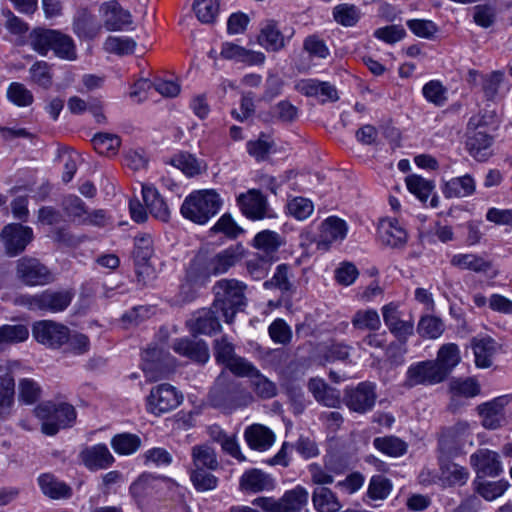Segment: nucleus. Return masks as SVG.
I'll list each match as a JSON object with an SVG mask.
<instances>
[{
  "label": "nucleus",
  "instance_id": "nucleus-1",
  "mask_svg": "<svg viewBox=\"0 0 512 512\" xmlns=\"http://www.w3.org/2000/svg\"><path fill=\"white\" fill-rule=\"evenodd\" d=\"M30 44L34 51L46 55L49 50L61 59L74 61L77 58L74 40L58 30L37 28L30 35Z\"/></svg>",
  "mask_w": 512,
  "mask_h": 512
},
{
  "label": "nucleus",
  "instance_id": "nucleus-2",
  "mask_svg": "<svg viewBox=\"0 0 512 512\" xmlns=\"http://www.w3.org/2000/svg\"><path fill=\"white\" fill-rule=\"evenodd\" d=\"M246 285L236 279H221L213 286L214 307L221 310L226 323H232L236 313L246 305Z\"/></svg>",
  "mask_w": 512,
  "mask_h": 512
},
{
  "label": "nucleus",
  "instance_id": "nucleus-3",
  "mask_svg": "<svg viewBox=\"0 0 512 512\" xmlns=\"http://www.w3.org/2000/svg\"><path fill=\"white\" fill-rule=\"evenodd\" d=\"M213 407L225 413H231L236 409L250 405L254 397L246 388L237 382H225L218 378L209 394Z\"/></svg>",
  "mask_w": 512,
  "mask_h": 512
},
{
  "label": "nucleus",
  "instance_id": "nucleus-4",
  "mask_svg": "<svg viewBox=\"0 0 512 512\" xmlns=\"http://www.w3.org/2000/svg\"><path fill=\"white\" fill-rule=\"evenodd\" d=\"M222 200L215 190H200L191 193L181 206V214L190 221L203 225L220 210Z\"/></svg>",
  "mask_w": 512,
  "mask_h": 512
},
{
  "label": "nucleus",
  "instance_id": "nucleus-5",
  "mask_svg": "<svg viewBox=\"0 0 512 512\" xmlns=\"http://www.w3.org/2000/svg\"><path fill=\"white\" fill-rule=\"evenodd\" d=\"M72 289H46L34 295H20L15 303L31 311L60 313L66 310L74 298Z\"/></svg>",
  "mask_w": 512,
  "mask_h": 512
},
{
  "label": "nucleus",
  "instance_id": "nucleus-6",
  "mask_svg": "<svg viewBox=\"0 0 512 512\" xmlns=\"http://www.w3.org/2000/svg\"><path fill=\"white\" fill-rule=\"evenodd\" d=\"M34 415L41 421V431L53 436L60 429L70 427L76 419L74 407L68 403H53L45 401L37 405Z\"/></svg>",
  "mask_w": 512,
  "mask_h": 512
},
{
  "label": "nucleus",
  "instance_id": "nucleus-7",
  "mask_svg": "<svg viewBox=\"0 0 512 512\" xmlns=\"http://www.w3.org/2000/svg\"><path fill=\"white\" fill-rule=\"evenodd\" d=\"M309 499L308 491L302 486L286 491L279 499L258 497L252 504L266 512H302Z\"/></svg>",
  "mask_w": 512,
  "mask_h": 512
},
{
  "label": "nucleus",
  "instance_id": "nucleus-8",
  "mask_svg": "<svg viewBox=\"0 0 512 512\" xmlns=\"http://www.w3.org/2000/svg\"><path fill=\"white\" fill-rule=\"evenodd\" d=\"M16 275L27 286H44L54 281L50 269L39 259L29 256L17 260Z\"/></svg>",
  "mask_w": 512,
  "mask_h": 512
},
{
  "label": "nucleus",
  "instance_id": "nucleus-9",
  "mask_svg": "<svg viewBox=\"0 0 512 512\" xmlns=\"http://www.w3.org/2000/svg\"><path fill=\"white\" fill-rule=\"evenodd\" d=\"M33 238L32 228L21 223H9L0 232V240L8 257H16L24 252Z\"/></svg>",
  "mask_w": 512,
  "mask_h": 512
},
{
  "label": "nucleus",
  "instance_id": "nucleus-10",
  "mask_svg": "<svg viewBox=\"0 0 512 512\" xmlns=\"http://www.w3.org/2000/svg\"><path fill=\"white\" fill-rule=\"evenodd\" d=\"M183 395L170 384L153 387L147 397V410L156 415L167 413L180 405Z\"/></svg>",
  "mask_w": 512,
  "mask_h": 512
},
{
  "label": "nucleus",
  "instance_id": "nucleus-11",
  "mask_svg": "<svg viewBox=\"0 0 512 512\" xmlns=\"http://www.w3.org/2000/svg\"><path fill=\"white\" fill-rule=\"evenodd\" d=\"M376 399V385L365 381L345 389L343 401L351 411L364 414L373 409Z\"/></svg>",
  "mask_w": 512,
  "mask_h": 512
},
{
  "label": "nucleus",
  "instance_id": "nucleus-12",
  "mask_svg": "<svg viewBox=\"0 0 512 512\" xmlns=\"http://www.w3.org/2000/svg\"><path fill=\"white\" fill-rule=\"evenodd\" d=\"M212 277L207 269L205 255H197L190 262L185 275V283L180 287L183 299L191 301L195 297V288L205 286Z\"/></svg>",
  "mask_w": 512,
  "mask_h": 512
},
{
  "label": "nucleus",
  "instance_id": "nucleus-13",
  "mask_svg": "<svg viewBox=\"0 0 512 512\" xmlns=\"http://www.w3.org/2000/svg\"><path fill=\"white\" fill-rule=\"evenodd\" d=\"M32 334L37 342L53 349L60 348L69 340V328L52 320L34 323Z\"/></svg>",
  "mask_w": 512,
  "mask_h": 512
},
{
  "label": "nucleus",
  "instance_id": "nucleus-14",
  "mask_svg": "<svg viewBox=\"0 0 512 512\" xmlns=\"http://www.w3.org/2000/svg\"><path fill=\"white\" fill-rule=\"evenodd\" d=\"M221 319H223L221 310L212 304L209 308H203L193 313L186 321V326L193 336L212 335L221 330Z\"/></svg>",
  "mask_w": 512,
  "mask_h": 512
},
{
  "label": "nucleus",
  "instance_id": "nucleus-15",
  "mask_svg": "<svg viewBox=\"0 0 512 512\" xmlns=\"http://www.w3.org/2000/svg\"><path fill=\"white\" fill-rule=\"evenodd\" d=\"M142 369L150 381H156L167 374L173 366L169 353L157 347H149L142 353Z\"/></svg>",
  "mask_w": 512,
  "mask_h": 512
},
{
  "label": "nucleus",
  "instance_id": "nucleus-16",
  "mask_svg": "<svg viewBox=\"0 0 512 512\" xmlns=\"http://www.w3.org/2000/svg\"><path fill=\"white\" fill-rule=\"evenodd\" d=\"M444 379V372L434 361H421L408 368L405 385L410 388L417 385H433Z\"/></svg>",
  "mask_w": 512,
  "mask_h": 512
},
{
  "label": "nucleus",
  "instance_id": "nucleus-17",
  "mask_svg": "<svg viewBox=\"0 0 512 512\" xmlns=\"http://www.w3.org/2000/svg\"><path fill=\"white\" fill-rule=\"evenodd\" d=\"M237 205L242 214L252 220H262L268 216V201L258 189H249L237 196Z\"/></svg>",
  "mask_w": 512,
  "mask_h": 512
},
{
  "label": "nucleus",
  "instance_id": "nucleus-18",
  "mask_svg": "<svg viewBox=\"0 0 512 512\" xmlns=\"http://www.w3.org/2000/svg\"><path fill=\"white\" fill-rule=\"evenodd\" d=\"M244 248L241 244L232 245L213 256H205L207 269L212 276L227 273L244 257Z\"/></svg>",
  "mask_w": 512,
  "mask_h": 512
},
{
  "label": "nucleus",
  "instance_id": "nucleus-19",
  "mask_svg": "<svg viewBox=\"0 0 512 512\" xmlns=\"http://www.w3.org/2000/svg\"><path fill=\"white\" fill-rule=\"evenodd\" d=\"M470 464L477 478L497 477L503 471L499 454L487 448L478 449L473 453L470 456Z\"/></svg>",
  "mask_w": 512,
  "mask_h": 512
},
{
  "label": "nucleus",
  "instance_id": "nucleus-20",
  "mask_svg": "<svg viewBox=\"0 0 512 512\" xmlns=\"http://www.w3.org/2000/svg\"><path fill=\"white\" fill-rule=\"evenodd\" d=\"M398 304L390 302L382 307V316L389 331L401 342H405L414 333V323L402 320Z\"/></svg>",
  "mask_w": 512,
  "mask_h": 512
},
{
  "label": "nucleus",
  "instance_id": "nucleus-21",
  "mask_svg": "<svg viewBox=\"0 0 512 512\" xmlns=\"http://www.w3.org/2000/svg\"><path fill=\"white\" fill-rule=\"evenodd\" d=\"M103 23L107 30L119 31L132 24V15L117 1H109L100 7Z\"/></svg>",
  "mask_w": 512,
  "mask_h": 512
},
{
  "label": "nucleus",
  "instance_id": "nucleus-22",
  "mask_svg": "<svg viewBox=\"0 0 512 512\" xmlns=\"http://www.w3.org/2000/svg\"><path fill=\"white\" fill-rule=\"evenodd\" d=\"M220 56L225 60L243 63L249 66L261 65L265 61L264 53L247 49L232 42L222 43Z\"/></svg>",
  "mask_w": 512,
  "mask_h": 512
},
{
  "label": "nucleus",
  "instance_id": "nucleus-23",
  "mask_svg": "<svg viewBox=\"0 0 512 512\" xmlns=\"http://www.w3.org/2000/svg\"><path fill=\"white\" fill-rule=\"evenodd\" d=\"M378 235L382 244L391 248H402L406 245L408 234L397 219H382L378 225Z\"/></svg>",
  "mask_w": 512,
  "mask_h": 512
},
{
  "label": "nucleus",
  "instance_id": "nucleus-24",
  "mask_svg": "<svg viewBox=\"0 0 512 512\" xmlns=\"http://www.w3.org/2000/svg\"><path fill=\"white\" fill-rule=\"evenodd\" d=\"M508 396L497 397L490 402L478 406V412L482 417V425L486 429H497L504 421V407L508 404Z\"/></svg>",
  "mask_w": 512,
  "mask_h": 512
},
{
  "label": "nucleus",
  "instance_id": "nucleus-25",
  "mask_svg": "<svg viewBox=\"0 0 512 512\" xmlns=\"http://www.w3.org/2000/svg\"><path fill=\"white\" fill-rule=\"evenodd\" d=\"M172 349L177 354L197 363L203 364L207 362L210 357L208 346L202 340H192L189 338L176 339L172 344Z\"/></svg>",
  "mask_w": 512,
  "mask_h": 512
},
{
  "label": "nucleus",
  "instance_id": "nucleus-26",
  "mask_svg": "<svg viewBox=\"0 0 512 512\" xmlns=\"http://www.w3.org/2000/svg\"><path fill=\"white\" fill-rule=\"evenodd\" d=\"M80 458L84 465L92 471L106 469L114 462L113 455L104 444L85 448L80 453Z\"/></svg>",
  "mask_w": 512,
  "mask_h": 512
},
{
  "label": "nucleus",
  "instance_id": "nucleus-27",
  "mask_svg": "<svg viewBox=\"0 0 512 512\" xmlns=\"http://www.w3.org/2000/svg\"><path fill=\"white\" fill-rule=\"evenodd\" d=\"M142 197L150 214L158 220L167 222L170 217L168 205L157 189L151 185H142Z\"/></svg>",
  "mask_w": 512,
  "mask_h": 512
},
{
  "label": "nucleus",
  "instance_id": "nucleus-28",
  "mask_svg": "<svg viewBox=\"0 0 512 512\" xmlns=\"http://www.w3.org/2000/svg\"><path fill=\"white\" fill-rule=\"evenodd\" d=\"M166 480V477L143 473L130 485L129 492L137 504H140Z\"/></svg>",
  "mask_w": 512,
  "mask_h": 512
},
{
  "label": "nucleus",
  "instance_id": "nucleus-29",
  "mask_svg": "<svg viewBox=\"0 0 512 512\" xmlns=\"http://www.w3.org/2000/svg\"><path fill=\"white\" fill-rule=\"evenodd\" d=\"M309 391L313 394L314 398L321 404L330 407L338 408L341 405L340 391L327 385L323 380L318 378L310 379L308 383Z\"/></svg>",
  "mask_w": 512,
  "mask_h": 512
},
{
  "label": "nucleus",
  "instance_id": "nucleus-30",
  "mask_svg": "<svg viewBox=\"0 0 512 512\" xmlns=\"http://www.w3.org/2000/svg\"><path fill=\"white\" fill-rule=\"evenodd\" d=\"M244 437L251 449L259 451L269 449L275 441L274 433L261 424L248 426L245 429Z\"/></svg>",
  "mask_w": 512,
  "mask_h": 512
},
{
  "label": "nucleus",
  "instance_id": "nucleus-31",
  "mask_svg": "<svg viewBox=\"0 0 512 512\" xmlns=\"http://www.w3.org/2000/svg\"><path fill=\"white\" fill-rule=\"evenodd\" d=\"M258 43L267 51L277 52L286 45V39L274 20H267L261 27Z\"/></svg>",
  "mask_w": 512,
  "mask_h": 512
},
{
  "label": "nucleus",
  "instance_id": "nucleus-32",
  "mask_svg": "<svg viewBox=\"0 0 512 512\" xmlns=\"http://www.w3.org/2000/svg\"><path fill=\"white\" fill-rule=\"evenodd\" d=\"M471 346L476 366L479 368H489L498 349L497 342L491 337L473 338Z\"/></svg>",
  "mask_w": 512,
  "mask_h": 512
},
{
  "label": "nucleus",
  "instance_id": "nucleus-33",
  "mask_svg": "<svg viewBox=\"0 0 512 512\" xmlns=\"http://www.w3.org/2000/svg\"><path fill=\"white\" fill-rule=\"evenodd\" d=\"M475 189L474 178L466 174L446 181L442 187V192L446 198H463L472 195Z\"/></svg>",
  "mask_w": 512,
  "mask_h": 512
},
{
  "label": "nucleus",
  "instance_id": "nucleus-34",
  "mask_svg": "<svg viewBox=\"0 0 512 512\" xmlns=\"http://www.w3.org/2000/svg\"><path fill=\"white\" fill-rule=\"evenodd\" d=\"M153 255V247H134L133 258L139 282L149 284L155 277L154 269L149 264Z\"/></svg>",
  "mask_w": 512,
  "mask_h": 512
},
{
  "label": "nucleus",
  "instance_id": "nucleus-35",
  "mask_svg": "<svg viewBox=\"0 0 512 512\" xmlns=\"http://www.w3.org/2000/svg\"><path fill=\"white\" fill-rule=\"evenodd\" d=\"M274 486L273 480L269 475L258 469H252L244 473L240 479V488L249 492H260L270 490Z\"/></svg>",
  "mask_w": 512,
  "mask_h": 512
},
{
  "label": "nucleus",
  "instance_id": "nucleus-36",
  "mask_svg": "<svg viewBox=\"0 0 512 512\" xmlns=\"http://www.w3.org/2000/svg\"><path fill=\"white\" fill-rule=\"evenodd\" d=\"M312 502L317 512H338L342 507L336 495L329 488L323 486L314 489Z\"/></svg>",
  "mask_w": 512,
  "mask_h": 512
},
{
  "label": "nucleus",
  "instance_id": "nucleus-37",
  "mask_svg": "<svg viewBox=\"0 0 512 512\" xmlns=\"http://www.w3.org/2000/svg\"><path fill=\"white\" fill-rule=\"evenodd\" d=\"M492 141V137L485 131L474 130L469 133L466 146L474 158L483 160L488 156L487 150L491 146Z\"/></svg>",
  "mask_w": 512,
  "mask_h": 512
},
{
  "label": "nucleus",
  "instance_id": "nucleus-38",
  "mask_svg": "<svg viewBox=\"0 0 512 512\" xmlns=\"http://www.w3.org/2000/svg\"><path fill=\"white\" fill-rule=\"evenodd\" d=\"M38 483L43 494L52 499L69 498L71 496V488L56 479L52 474L40 475Z\"/></svg>",
  "mask_w": 512,
  "mask_h": 512
},
{
  "label": "nucleus",
  "instance_id": "nucleus-39",
  "mask_svg": "<svg viewBox=\"0 0 512 512\" xmlns=\"http://www.w3.org/2000/svg\"><path fill=\"white\" fill-rule=\"evenodd\" d=\"M374 447L389 457L403 456L408 449V444L394 435L376 437L373 440Z\"/></svg>",
  "mask_w": 512,
  "mask_h": 512
},
{
  "label": "nucleus",
  "instance_id": "nucleus-40",
  "mask_svg": "<svg viewBox=\"0 0 512 512\" xmlns=\"http://www.w3.org/2000/svg\"><path fill=\"white\" fill-rule=\"evenodd\" d=\"M101 30V26L96 22L95 18L83 11L77 15L73 22V32L83 39L95 38Z\"/></svg>",
  "mask_w": 512,
  "mask_h": 512
},
{
  "label": "nucleus",
  "instance_id": "nucleus-41",
  "mask_svg": "<svg viewBox=\"0 0 512 512\" xmlns=\"http://www.w3.org/2000/svg\"><path fill=\"white\" fill-rule=\"evenodd\" d=\"M451 264L463 270L476 273H486L492 266L491 262L475 254H457L451 259Z\"/></svg>",
  "mask_w": 512,
  "mask_h": 512
},
{
  "label": "nucleus",
  "instance_id": "nucleus-42",
  "mask_svg": "<svg viewBox=\"0 0 512 512\" xmlns=\"http://www.w3.org/2000/svg\"><path fill=\"white\" fill-rule=\"evenodd\" d=\"M15 384L9 368L0 365V410L9 409L14 402Z\"/></svg>",
  "mask_w": 512,
  "mask_h": 512
},
{
  "label": "nucleus",
  "instance_id": "nucleus-43",
  "mask_svg": "<svg viewBox=\"0 0 512 512\" xmlns=\"http://www.w3.org/2000/svg\"><path fill=\"white\" fill-rule=\"evenodd\" d=\"M459 361L460 355L458 346L449 343L439 349L437 359L434 362L438 365L440 370L444 372V378H446Z\"/></svg>",
  "mask_w": 512,
  "mask_h": 512
},
{
  "label": "nucleus",
  "instance_id": "nucleus-44",
  "mask_svg": "<svg viewBox=\"0 0 512 512\" xmlns=\"http://www.w3.org/2000/svg\"><path fill=\"white\" fill-rule=\"evenodd\" d=\"M283 244L282 237L277 232L270 230L257 233L253 239V246L262 250L266 255L275 253Z\"/></svg>",
  "mask_w": 512,
  "mask_h": 512
},
{
  "label": "nucleus",
  "instance_id": "nucleus-45",
  "mask_svg": "<svg viewBox=\"0 0 512 512\" xmlns=\"http://www.w3.org/2000/svg\"><path fill=\"white\" fill-rule=\"evenodd\" d=\"M352 326L357 330L377 331L381 327L379 314L374 309L358 310L351 319Z\"/></svg>",
  "mask_w": 512,
  "mask_h": 512
},
{
  "label": "nucleus",
  "instance_id": "nucleus-46",
  "mask_svg": "<svg viewBox=\"0 0 512 512\" xmlns=\"http://www.w3.org/2000/svg\"><path fill=\"white\" fill-rule=\"evenodd\" d=\"M192 459L194 469L215 470L218 461L214 450L207 445H197L192 448Z\"/></svg>",
  "mask_w": 512,
  "mask_h": 512
},
{
  "label": "nucleus",
  "instance_id": "nucleus-47",
  "mask_svg": "<svg viewBox=\"0 0 512 512\" xmlns=\"http://www.w3.org/2000/svg\"><path fill=\"white\" fill-rule=\"evenodd\" d=\"M360 9L353 4H339L333 8L334 20L344 27L355 26L361 18Z\"/></svg>",
  "mask_w": 512,
  "mask_h": 512
},
{
  "label": "nucleus",
  "instance_id": "nucleus-48",
  "mask_svg": "<svg viewBox=\"0 0 512 512\" xmlns=\"http://www.w3.org/2000/svg\"><path fill=\"white\" fill-rule=\"evenodd\" d=\"M193 10L198 20L204 24H212L215 22L219 10V0H195Z\"/></svg>",
  "mask_w": 512,
  "mask_h": 512
},
{
  "label": "nucleus",
  "instance_id": "nucleus-49",
  "mask_svg": "<svg viewBox=\"0 0 512 512\" xmlns=\"http://www.w3.org/2000/svg\"><path fill=\"white\" fill-rule=\"evenodd\" d=\"M322 238L326 242L341 241L346 237L347 225L344 220L329 217L322 224Z\"/></svg>",
  "mask_w": 512,
  "mask_h": 512
},
{
  "label": "nucleus",
  "instance_id": "nucleus-50",
  "mask_svg": "<svg viewBox=\"0 0 512 512\" xmlns=\"http://www.w3.org/2000/svg\"><path fill=\"white\" fill-rule=\"evenodd\" d=\"M141 445V439L130 433H123L114 436L111 440V446L114 451L121 455H130L136 452Z\"/></svg>",
  "mask_w": 512,
  "mask_h": 512
},
{
  "label": "nucleus",
  "instance_id": "nucleus-51",
  "mask_svg": "<svg viewBox=\"0 0 512 512\" xmlns=\"http://www.w3.org/2000/svg\"><path fill=\"white\" fill-rule=\"evenodd\" d=\"M92 143L97 153L110 156L116 154L121 140L115 134L98 133L93 137Z\"/></svg>",
  "mask_w": 512,
  "mask_h": 512
},
{
  "label": "nucleus",
  "instance_id": "nucleus-52",
  "mask_svg": "<svg viewBox=\"0 0 512 512\" xmlns=\"http://www.w3.org/2000/svg\"><path fill=\"white\" fill-rule=\"evenodd\" d=\"M392 490L391 481L383 475H374L371 477L367 489V496L371 500H384Z\"/></svg>",
  "mask_w": 512,
  "mask_h": 512
},
{
  "label": "nucleus",
  "instance_id": "nucleus-53",
  "mask_svg": "<svg viewBox=\"0 0 512 512\" xmlns=\"http://www.w3.org/2000/svg\"><path fill=\"white\" fill-rule=\"evenodd\" d=\"M408 190L420 201L425 202L434 189V183L418 175H410L406 178Z\"/></svg>",
  "mask_w": 512,
  "mask_h": 512
},
{
  "label": "nucleus",
  "instance_id": "nucleus-54",
  "mask_svg": "<svg viewBox=\"0 0 512 512\" xmlns=\"http://www.w3.org/2000/svg\"><path fill=\"white\" fill-rule=\"evenodd\" d=\"M136 83L140 88L147 87V89H149L153 87L158 93L165 97H175L180 92L179 84L170 80L156 79L150 81L148 79H140Z\"/></svg>",
  "mask_w": 512,
  "mask_h": 512
},
{
  "label": "nucleus",
  "instance_id": "nucleus-55",
  "mask_svg": "<svg viewBox=\"0 0 512 512\" xmlns=\"http://www.w3.org/2000/svg\"><path fill=\"white\" fill-rule=\"evenodd\" d=\"M251 387L262 399H270L277 394L276 384L260 373L259 370L250 378Z\"/></svg>",
  "mask_w": 512,
  "mask_h": 512
},
{
  "label": "nucleus",
  "instance_id": "nucleus-56",
  "mask_svg": "<svg viewBox=\"0 0 512 512\" xmlns=\"http://www.w3.org/2000/svg\"><path fill=\"white\" fill-rule=\"evenodd\" d=\"M136 42L128 37L109 36L104 42V49L108 53L126 55L134 52Z\"/></svg>",
  "mask_w": 512,
  "mask_h": 512
},
{
  "label": "nucleus",
  "instance_id": "nucleus-57",
  "mask_svg": "<svg viewBox=\"0 0 512 512\" xmlns=\"http://www.w3.org/2000/svg\"><path fill=\"white\" fill-rule=\"evenodd\" d=\"M417 331L422 337L435 339L444 331L442 320L435 316H424L420 319Z\"/></svg>",
  "mask_w": 512,
  "mask_h": 512
},
{
  "label": "nucleus",
  "instance_id": "nucleus-58",
  "mask_svg": "<svg viewBox=\"0 0 512 512\" xmlns=\"http://www.w3.org/2000/svg\"><path fill=\"white\" fill-rule=\"evenodd\" d=\"M508 487L509 483L505 480H499L495 482L483 481L478 482L476 485V490L484 499L492 501L503 495Z\"/></svg>",
  "mask_w": 512,
  "mask_h": 512
},
{
  "label": "nucleus",
  "instance_id": "nucleus-59",
  "mask_svg": "<svg viewBox=\"0 0 512 512\" xmlns=\"http://www.w3.org/2000/svg\"><path fill=\"white\" fill-rule=\"evenodd\" d=\"M28 336L29 331L25 325L0 326V344L22 342L25 341Z\"/></svg>",
  "mask_w": 512,
  "mask_h": 512
},
{
  "label": "nucleus",
  "instance_id": "nucleus-60",
  "mask_svg": "<svg viewBox=\"0 0 512 512\" xmlns=\"http://www.w3.org/2000/svg\"><path fill=\"white\" fill-rule=\"evenodd\" d=\"M8 99L17 106L25 107L33 103V94L23 84L13 82L7 89Z\"/></svg>",
  "mask_w": 512,
  "mask_h": 512
},
{
  "label": "nucleus",
  "instance_id": "nucleus-61",
  "mask_svg": "<svg viewBox=\"0 0 512 512\" xmlns=\"http://www.w3.org/2000/svg\"><path fill=\"white\" fill-rule=\"evenodd\" d=\"M172 165L180 169L187 176H195L201 172V165L195 156L189 153H180L172 161Z\"/></svg>",
  "mask_w": 512,
  "mask_h": 512
},
{
  "label": "nucleus",
  "instance_id": "nucleus-62",
  "mask_svg": "<svg viewBox=\"0 0 512 512\" xmlns=\"http://www.w3.org/2000/svg\"><path fill=\"white\" fill-rule=\"evenodd\" d=\"M29 72L31 75V80L35 84H37L45 89H48L52 85V74L50 72V66L47 62H45V61L35 62L30 67Z\"/></svg>",
  "mask_w": 512,
  "mask_h": 512
},
{
  "label": "nucleus",
  "instance_id": "nucleus-63",
  "mask_svg": "<svg viewBox=\"0 0 512 512\" xmlns=\"http://www.w3.org/2000/svg\"><path fill=\"white\" fill-rule=\"evenodd\" d=\"M41 387L32 379L19 381V399L25 404H33L41 397Z\"/></svg>",
  "mask_w": 512,
  "mask_h": 512
},
{
  "label": "nucleus",
  "instance_id": "nucleus-64",
  "mask_svg": "<svg viewBox=\"0 0 512 512\" xmlns=\"http://www.w3.org/2000/svg\"><path fill=\"white\" fill-rule=\"evenodd\" d=\"M211 231L217 233L221 232L225 234L228 238L235 239L240 234L244 232V230L234 221L230 214H223L216 224L211 228Z\"/></svg>",
  "mask_w": 512,
  "mask_h": 512
}]
</instances>
